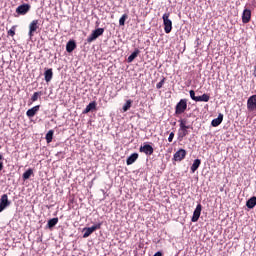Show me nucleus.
Instances as JSON below:
<instances>
[{
	"label": "nucleus",
	"mask_w": 256,
	"mask_h": 256,
	"mask_svg": "<svg viewBox=\"0 0 256 256\" xmlns=\"http://www.w3.org/2000/svg\"><path fill=\"white\" fill-rule=\"evenodd\" d=\"M254 77H256V66L254 68V73H253Z\"/></svg>",
	"instance_id": "obj_38"
},
{
	"label": "nucleus",
	"mask_w": 256,
	"mask_h": 256,
	"mask_svg": "<svg viewBox=\"0 0 256 256\" xmlns=\"http://www.w3.org/2000/svg\"><path fill=\"white\" fill-rule=\"evenodd\" d=\"M44 77H45L46 83H49V81H51V79H53V69H47L44 72Z\"/></svg>",
	"instance_id": "obj_17"
},
{
	"label": "nucleus",
	"mask_w": 256,
	"mask_h": 256,
	"mask_svg": "<svg viewBox=\"0 0 256 256\" xmlns=\"http://www.w3.org/2000/svg\"><path fill=\"white\" fill-rule=\"evenodd\" d=\"M41 95H43V92L39 91V92H35L32 97H31V101L33 103H35V101H37L39 99V97H41Z\"/></svg>",
	"instance_id": "obj_26"
},
{
	"label": "nucleus",
	"mask_w": 256,
	"mask_h": 256,
	"mask_svg": "<svg viewBox=\"0 0 256 256\" xmlns=\"http://www.w3.org/2000/svg\"><path fill=\"white\" fill-rule=\"evenodd\" d=\"M141 51L139 49H136L129 57H128V63H131L135 58H137V55H139Z\"/></svg>",
	"instance_id": "obj_24"
},
{
	"label": "nucleus",
	"mask_w": 256,
	"mask_h": 256,
	"mask_svg": "<svg viewBox=\"0 0 256 256\" xmlns=\"http://www.w3.org/2000/svg\"><path fill=\"white\" fill-rule=\"evenodd\" d=\"M170 16H171L170 13H165L162 16L164 31L167 34L170 33L173 30V22L171 21V19H169Z\"/></svg>",
	"instance_id": "obj_1"
},
{
	"label": "nucleus",
	"mask_w": 256,
	"mask_h": 256,
	"mask_svg": "<svg viewBox=\"0 0 256 256\" xmlns=\"http://www.w3.org/2000/svg\"><path fill=\"white\" fill-rule=\"evenodd\" d=\"M40 108H41V106L37 105V106H34V107L28 109L26 112L27 117H35V115H37V112L39 111Z\"/></svg>",
	"instance_id": "obj_12"
},
{
	"label": "nucleus",
	"mask_w": 256,
	"mask_h": 256,
	"mask_svg": "<svg viewBox=\"0 0 256 256\" xmlns=\"http://www.w3.org/2000/svg\"><path fill=\"white\" fill-rule=\"evenodd\" d=\"M11 205V201H9V196L7 194H3L0 199V213H3L7 207Z\"/></svg>",
	"instance_id": "obj_3"
},
{
	"label": "nucleus",
	"mask_w": 256,
	"mask_h": 256,
	"mask_svg": "<svg viewBox=\"0 0 256 256\" xmlns=\"http://www.w3.org/2000/svg\"><path fill=\"white\" fill-rule=\"evenodd\" d=\"M153 256H163V253H161V252H156Z\"/></svg>",
	"instance_id": "obj_37"
},
{
	"label": "nucleus",
	"mask_w": 256,
	"mask_h": 256,
	"mask_svg": "<svg viewBox=\"0 0 256 256\" xmlns=\"http://www.w3.org/2000/svg\"><path fill=\"white\" fill-rule=\"evenodd\" d=\"M127 14H124L120 19H119V25L123 26L125 25V21H127Z\"/></svg>",
	"instance_id": "obj_29"
},
{
	"label": "nucleus",
	"mask_w": 256,
	"mask_h": 256,
	"mask_svg": "<svg viewBox=\"0 0 256 256\" xmlns=\"http://www.w3.org/2000/svg\"><path fill=\"white\" fill-rule=\"evenodd\" d=\"M97 229H101V224H95L91 227L84 228L83 238L87 239V237H89L92 233H95Z\"/></svg>",
	"instance_id": "obj_4"
},
{
	"label": "nucleus",
	"mask_w": 256,
	"mask_h": 256,
	"mask_svg": "<svg viewBox=\"0 0 256 256\" xmlns=\"http://www.w3.org/2000/svg\"><path fill=\"white\" fill-rule=\"evenodd\" d=\"M223 123V114H219L217 118L211 122L212 127H219V124Z\"/></svg>",
	"instance_id": "obj_16"
},
{
	"label": "nucleus",
	"mask_w": 256,
	"mask_h": 256,
	"mask_svg": "<svg viewBox=\"0 0 256 256\" xmlns=\"http://www.w3.org/2000/svg\"><path fill=\"white\" fill-rule=\"evenodd\" d=\"M209 99H210V96L208 94H203L202 96H198L197 102L208 103Z\"/></svg>",
	"instance_id": "obj_22"
},
{
	"label": "nucleus",
	"mask_w": 256,
	"mask_h": 256,
	"mask_svg": "<svg viewBox=\"0 0 256 256\" xmlns=\"http://www.w3.org/2000/svg\"><path fill=\"white\" fill-rule=\"evenodd\" d=\"M31 175H33V169L29 168L26 172L23 173L22 177L24 181H27V179L31 178Z\"/></svg>",
	"instance_id": "obj_23"
},
{
	"label": "nucleus",
	"mask_w": 256,
	"mask_h": 256,
	"mask_svg": "<svg viewBox=\"0 0 256 256\" xmlns=\"http://www.w3.org/2000/svg\"><path fill=\"white\" fill-rule=\"evenodd\" d=\"M95 39H97V36L94 34V32H92L90 36L87 38V43H93Z\"/></svg>",
	"instance_id": "obj_28"
},
{
	"label": "nucleus",
	"mask_w": 256,
	"mask_h": 256,
	"mask_svg": "<svg viewBox=\"0 0 256 256\" xmlns=\"http://www.w3.org/2000/svg\"><path fill=\"white\" fill-rule=\"evenodd\" d=\"M182 129H189V126H187V121L185 120L180 121V130Z\"/></svg>",
	"instance_id": "obj_30"
},
{
	"label": "nucleus",
	"mask_w": 256,
	"mask_h": 256,
	"mask_svg": "<svg viewBox=\"0 0 256 256\" xmlns=\"http://www.w3.org/2000/svg\"><path fill=\"white\" fill-rule=\"evenodd\" d=\"M190 97L193 101L197 102L198 96H195V92L193 90H190Z\"/></svg>",
	"instance_id": "obj_33"
},
{
	"label": "nucleus",
	"mask_w": 256,
	"mask_h": 256,
	"mask_svg": "<svg viewBox=\"0 0 256 256\" xmlns=\"http://www.w3.org/2000/svg\"><path fill=\"white\" fill-rule=\"evenodd\" d=\"M92 33H94L96 38H98V37H101V35H103V33H105V29L98 28V29H95Z\"/></svg>",
	"instance_id": "obj_25"
},
{
	"label": "nucleus",
	"mask_w": 256,
	"mask_h": 256,
	"mask_svg": "<svg viewBox=\"0 0 256 256\" xmlns=\"http://www.w3.org/2000/svg\"><path fill=\"white\" fill-rule=\"evenodd\" d=\"M57 223H59V218H52L48 221L47 225L49 229H53V227H55V225H57Z\"/></svg>",
	"instance_id": "obj_21"
},
{
	"label": "nucleus",
	"mask_w": 256,
	"mask_h": 256,
	"mask_svg": "<svg viewBox=\"0 0 256 256\" xmlns=\"http://www.w3.org/2000/svg\"><path fill=\"white\" fill-rule=\"evenodd\" d=\"M137 159H139V154L138 153H133L131 154L127 160H126V164L127 165H133V163H135L137 161Z\"/></svg>",
	"instance_id": "obj_14"
},
{
	"label": "nucleus",
	"mask_w": 256,
	"mask_h": 256,
	"mask_svg": "<svg viewBox=\"0 0 256 256\" xmlns=\"http://www.w3.org/2000/svg\"><path fill=\"white\" fill-rule=\"evenodd\" d=\"M93 109H97V102L96 101L90 102L86 106V108L84 109L83 113L84 114L90 113V111H93Z\"/></svg>",
	"instance_id": "obj_15"
},
{
	"label": "nucleus",
	"mask_w": 256,
	"mask_h": 256,
	"mask_svg": "<svg viewBox=\"0 0 256 256\" xmlns=\"http://www.w3.org/2000/svg\"><path fill=\"white\" fill-rule=\"evenodd\" d=\"M174 137H175V133L171 132V133L169 134V137H168L169 143H172V142H173Z\"/></svg>",
	"instance_id": "obj_35"
},
{
	"label": "nucleus",
	"mask_w": 256,
	"mask_h": 256,
	"mask_svg": "<svg viewBox=\"0 0 256 256\" xmlns=\"http://www.w3.org/2000/svg\"><path fill=\"white\" fill-rule=\"evenodd\" d=\"M15 29H16V26H12L11 29L8 31V35L10 37H15Z\"/></svg>",
	"instance_id": "obj_31"
},
{
	"label": "nucleus",
	"mask_w": 256,
	"mask_h": 256,
	"mask_svg": "<svg viewBox=\"0 0 256 256\" xmlns=\"http://www.w3.org/2000/svg\"><path fill=\"white\" fill-rule=\"evenodd\" d=\"M251 21V11L249 9H244L242 13V23H249Z\"/></svg>",
	"instance_id": "obj_11"
},
{
	"label": "nucleus",
	"mask_w": 256,
	"mask_h": 256,
	"mask_svg": "<svg viewBox=\"0 0 256 256\" xmlns=\"http://www.w3.org/2000/svg\"><path fill=\"white\" fill-rule=\"evenodd\" d=\"M185 111H187V99H181L175 107V113L176 115H181Z\"/></svg>",
	"instance_id": "obj_2"
},
{
	"label": "nucleus",
	"mask_w": 256,
	"mask_h": 256,
	"mask_svg": "<svg viewBox=\"0 0 256 256\" xmlns=\"http://www.w3.org/2000/svg\"><path fill=\"white\" fill-rule=\"evenodd\" d=\"M200 166H201V160L200 159H195L192 166H191L192 173H195V171H197V169H199Z\"/></svg>",
	"instance_id": "obj_19"
},
{
	"label": "nucleus",
	"mask_w": 256,
	"mask_h": 256,
	"mask_svg": "<svg viewBox=\"0 0 256 256\" xmlns=\"http://www.w3.org/2000/svg\"><path fill=\"white\" fill-rule=\"evenodd\" d=\"M39 29V20H33L29 25V37H33V33Z\"/></svg>",
	"instance_id": "obj_8"
},
{
	"label": "nucleus",
	"mask_w": 256,
	"mask_h": 256,
	"mask_svg": "<svg viewBox=\"0 0 256 256\" xmlns=\"http://www.w3.org/2000/svg\"><path fill=\"white\" fill-rule=\"evenodd\" d=\"M31 11V5L29 4H22L16 8V13L18 15H27Z\"/></svg>",
	"instance_id": "obj_5"
},
{
	"label": "nucleus",
	"mask_w": 256,
	"mask_h": 256,
	"mask_svg": "<svg viewBox=\"0 0 256 256\" xmlns=\"http://www.w3.org/2000/svg\"><path fill=\"white\" fill-rule=\"evenodd\" d=\"M247 108L249 111H255L256 109V95H252L247 100Z\"/></svg>",
	"instance_id": "obj_7"
},
{
	"label": "nucleus",
	"mask_w": 256,
	"mask_h": 256,
	"mask_svg": "<svg viewBox=\"0 0 256 256\" xmlns=\"http://www.w3.org/2000/svg\"><path fill=\"white\" fill-rule=\"evenodd\" d=\"M187 129L188 128H184V129L180 130V131H182L181 137H187V135H189V132L187 131Z\"/></svg>",
	"instance_id": "obj_34"
},
{
	"label": "nucleus",
	"mask_w": 256,
	"mask_h": 256,
	"mask_svg": "<svg viewBox=\"0 0 256 256\" xmlns=\"http://www.w3.org/2000/svg\"><path fill=\"white\" fill-rule=\"evenodd\" d=\"M203 209V206L201 204H198L193 212V216H192V223H197V221H199V217H201V211Z\"/></svg>",
	"instance_id": "obj_6"
},
{
	"label": "nucleus",
	"mask_w": 256,
	"mask_h": 256,
	"mask_svg": "<svg viewBox=\"0 0 256 256\" xmlns=\"http://www.w3.org/2000/svg\"><path fill=\"white\" fill-rule=\"evenodd\" d=\"M140 153H145V155H153V146L149 144H144L139 148Z\"/></svg>",
	"instance_id": "obj_9"
},
{
	"label": "nucleus",
	"mask_w": 256,
	"mask_h": 256,
	"mask_svg": "<svg viewBox=\"0 0 256 256\" xmlns=\"http://www.w3.org/2000/svg\"><path fill=\"white\" fill-rule=\"evenodd\" d=\"M165 84V79H162L160 82L156 84V89H161L163 85Z\"/></svg>",
	"instance_id": "obj_32"
},
{
	"label": "nucleus",
	"mask_w": 256,
	"mask_h": 256,
	"mask_svg": "<svg viewBox=\"0 0 256 256\" xmlns=\"http://www.w3.org/2000/svg\"><path fill=\"white\" fill-rule=\"evenodd\" d=\"M76 48L77 44L73 40L68 41V43L66 44L67 53H73V51H75Z\"/></svg>",
	"instance_id": "obj_13"
},
{
	"label": "nucleus",
	"mask_w": 256,
	"mask_h": 256,
	"mask_svg": "<svg viewBox=\"0 0 256 256\" xmlns=\"http://www.w3.org/2000/svg\"><path fill=\"white\" fill-rule=\"evenodd\" d=\"M132 105H133V100L131 99L126 100L125 104L122 107L123 113H127V111L131 109Z\"/></svg>",
	"instance_id": "obj_18"
},
{
	"label": "nucleus",
	"mask_w": 256,
	"mask_h": 256,
	"mask_svg": "<svg viewBox=\"0 0 256 256\" xmlns=\"http://www.w3.org/2000/svg\"><path fill=\"white\" fill-rule=\"evenodd\" d=\"M1 161H3V155L0 154V173L3 171V162Z\"/></svg>",
	"instance_id": "obj_36"
},
{
	"label": "nucleus",
	"mask_w": 256,
	"mask_h": 256,
	"mask_svg": "<svg viewBox=\"0 0 256 256\" xmlns=\"http://www.w3.org/2000/svg\"><path fill=\"white\" fill-rule=\"evenodd\" d=\"M256 205V197H251L247 202H246V207H248V209H253L255 208Z\"/></svg>",
	"instance_id": "obj_20"
},
{
	"label": "nucleus",
	"mask_w": 256,
	"mask_h": 256,
	"mask_svg": "<svg viewBox=\"0 0 256 256\" xmlns=\"http://www.w3.org/2000/svg\"><path fill=\"white\" fill-rule=\"evenodd\" d=\"M46 141L47 143H51V141H53V130L48 131L46 134Z\"/></svg>",
	"instance_id": "obj_27"
},
{
	"label": "nucleus",
	"mask_w": 256,
	"mask_h": 256,
	"mask_svg": "<svg viewBox=\"0 0 256 256\" xmlns=\"http://www.w3.org/2000/svg\"><path fill=\"white\" fill-rule=\"evenodd\" d=\"M187 155L185 149H180L174 154V161H183Z\"/></svg>",
	"instance_id": "obj_10"
}]
</instances>
